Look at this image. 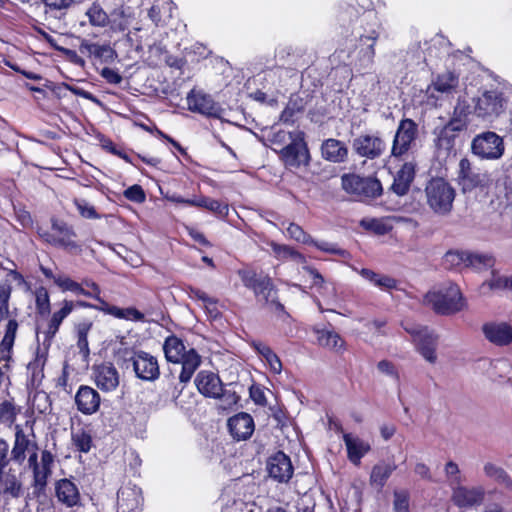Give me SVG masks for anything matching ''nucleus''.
Here are the masks:
<instances>
[{
  "label": "nucleus",
  "mask_w": 512,
  "mask_h": 512,
  "mask_svg": "<svg viewBox=\"0 0 512 512\" xmlns=\"http://www.w3.org/2000/svg\"><path fill=\"white\" fill-rule=\"evenodd\" d=\"M485 337L493 344L506 346L512 343V326L506 322H490L483 325Z\"/></svg>",
  "instance_id": "nucleus-24"
},
{
  "label": "nucleus",
  "mask_w": 512,
  "mask_h": 512,
  "mask_svg": "<svg viewBox=\"0 0 512 512\" xmlns=\"http://www.w3.org/2000/svg\"><path fill=\"white\" fill-rule=\"evenodd\" d=\"M227 426L231 436L237 441L247 440L255 429L252 416L245 412L230 417Z\"/></svg>",
  "instance_id": "nucleus-21"
},
{
  "label": "nucleus",
  "mask_w": 512,
  "mask_h": 512,
  "mask_svg": "<svg viewBox=\"0 0 512 512\" xmlns=\"http://www.w3.org/2000/svg\"><path fill=\"white\" fill-rule=\"evenodd\" d=\"M36 447V442L30 439L22 429L17 427L14 444L10 453L12 461L18 465H22L26 459V455Z\"/></svg>",
  "instance_id": "nucleus-27"
},
{
  "label": "nucleus",
  "mask_w": 512,
  "mask_h": 512,
  "mask_svg": "<svg viewBox=\"0 0 512 512\" xmlns=\"http://www.w3.org/2000/svg\"><path fill=\"white\" fill-rule=\"evenodd\" d=\"M494 260L488 254H474L467 252L466 267H471L476 270L487 269L492 267Z\"/></svg>",
  "instance_id": "nucleus-48"
},
{
  "label": "nucleus",
  "mask_w": 512,
  "mask_h": 512,
  "mask_svg": "<svg viewBox=\"0 0 512 512\" xmlns=\"http://www.w3.org/2000/svg\"><path fill=\"white\" fill-rule=\"evenodd\" d=\"M474 103V114L484 121L492 122L506 110L507 99L502 91L487 90L474 99Z\"/></svg>",
  "instance_id": "nucleus-9"
},
{
  "label": "nucleus",
  "mask_w": 512,
  "mask_h": 512,
  "mask_svg": "<svg viewBox=\"0 0 512 512\" xmlns=\"http://www.w3.org/2000/svg\"><path fill=\"white\" fill-rule=\"evenodd\" d=\"M124 196L133 202L142 203L145 201V192L140 185H133L124 191Z\"/></svg>",
  "instance_id": "nucleus-58"
},
{
  "label": "nucleus",
  "mask_w": 512,
  "mask_h": 512,
  "mask_svg": "<svg viewBox=\"0 0 512 512\" xmlns=\"http://www.w3.org/2000/svg\"><path fill=\"white\" fill-rule=\"evenodd\" d=\"M75 403L81 413L91 415L100 407V395L95 389L82 385L75 395Z\"/></svg>",
  "instance_id": "nucleus-25"
},
{
  "label": "nucleus",
  "mask_w": 512,
  "mask_h": 512,
  "mask_svg": "<svg viewBox=\"0 0 512 512\" xmlns=\"http://www.w3.org/2000/svg\"><path fill=\"white\" fill-rule=\"evenodd\" d=\"M269 245L272 249L275 258H277L278 260L285 261L288 259H302V255L293 248H291L290 246L278 244L276 242H271Z\"/></svg>",
  "instance_id": "nucleus-49"
},
{
  "label": "nucleus",
  "mask_w": 512,
  "mask_h": 512,
  "mask_svg": "<svg viewBox=\"0 0 512 512\" xmlns=\"http://www.w3.org/2000/svg\"><path fill=\"white\" fill-rule=\"evenodd\" d=\"M466 261L467 252L448 251L442 259V265L445 269H458L466 267Z\"/></svg>",
  "instance_id": "nucleus-45"
},
{
  "label": "nucleus",
  "mask_w": 512,
  "mask_h": 512,
  "mask_svg": "<svg viewBox=\"0 0 512 512\" xmlns=\"http://www.w3.org/2000/svg\"><path fill=\"white\" fill-rule=\"evenodd\" d=\"M483 470L487 477L494 479L496 482L512 491V479L503 468L493 463H486Z\"/></svg>",
  "instance_id": "nucleus-42"
},
{
  "label": "nucleus",
  "mask_w": 512,
  "mask_h": 512,
  "mask_svg": "<svg viewBox=\"0 0 512 512\" xmlns=\"http://www.w3.org/2000/svg\"><path fill=\"white\" fill-rule=\"evenodd\" d=\"M83 285L85 286H91L93 292H92V296H89V298H93L95 300H97L99 302V305L98 306H93L95 309H98L106 314L109 315V309L111 308H115V306L113 305H109L106 301H104L101 297H100V288L99 286L93 282V281H90V280H84L83 281Z\"/></svg>",
  "instance_id": "nucleus-52"
},
{
  "label": "nucleus",
  "mask_w": 512,
  "mask_h": 512,
  "mask_svg": "<svg viewBox=\"0 0 512 512\" xmlns=\"http://www.w3.org/2000/svg\"><path fill=\"white\" fill-rule=\"evenodd\" d=\"M402 328L408 333L415 344L417 352L430 364L437 361L438 335L427 326H422L411 321H403Z\"/></svg>",
  "instance_id": "nucleus-6"
},
{
  "label": "nucleus",
  "mask_w": 512,
  "mask_h": 512,
  "mask_svg": "<svg viewBox=\"0 0 512 512\" xmlns=\"http://www.w3.org/2000/svg\"><path fill=\"white\" fill-rule=\"evenodd\" d=\"M394 512H409V494L406 491H395L393 501Z\"/></svg>",
  "instance_id": "nucleus-55"
},
{
  "label": "nucleus",
  "mask_w": 512,
  "mask_h": 512,
  "mask_svg": "<svg viewBox=\"0 0 512 512\" xmlns=\"http://www.w3.org/2000/svg\"><path fill=\"white\" fill-rule=\"evenodd\" d=\"M109 310V315L118 319L143 322L145 318L144 314L134 307L119 308L115 306V308H111Z\"/></svg>",
  "instance_id": "nucleus-47"
},
{
  "label": "nucleus",
  "mask_w": 512,
  "mask_h": 512,
  "mask_svg": "<svg viewBox=\"0 0 512 512\" xmlns=\"http://www.w3.org/2000/svg\"><path fill=\"white\" fill-rule=\"evenodd\" d=\"M72 443L74 447L82 453H87L92 447V436L89 431L83 428L72 431Z\"/></svg>",
  "instance_id": "nucleus-43"
},
{
  "label": "nucleus",
  "mask_w": 512,
  "mask_h": 512,
  "mask_svg": "<svg viewBox=\"0 0 512 512\" xmlns=\"http://www.w3.org/2000/svg\"><path fill=\"white\" fill-rule=\"evenodd\" d=\"M377 369L379 372L390 377L391 379L399 381V372L392 362L388 360H381L377 364Z\"/></svg>",
  "instance_id": "nucleus-56"
},
{
  "label": "nucleus",
  "mask_w": 512,
  "mask_h": 512,
  "mask_svg": "<svg viewBox=\"0 0 512 512\" xmlns=\"http://www.w3.org/2000/svg\"><path fill=\"white\" fill-rule=\"evenodd\" d=\"M361 226L377 234H385L387 232L386 225L378 219H363L361 220Z\"/></svg>",
  "instance_id": "nucleus-60"
},
{
  "label": "nucleus",
  "mask_w": 512,
  "mask_h": 512,
  "mask_svg": "<svg viewBox=\"0 0 512 512\" xmlns=\"http://www.w3.org/2000/svg\"><path fill=\"white\" fill-rule=\"evenodd\" d=\"M423 302L441 315L457 313L466 305L460 288L452 282L433 287L425 294Z\"/></svg>",
  "instance_id": "nucleus-3"
},
{
  "label": "nucleus",
  "mask_w": 512,
  "mask_h": 512,
  "mask_svg": "<svg viewBox=\"0 0 512 512\" xmlns=\"http://www.w3.org/2000/svg\"><path fill=\"white\" fill-rule=\"evenodd\" d=\"M75 206L77 207L80 215L86 219H99L100 215L96 212L94 206L89 204L84 199H75Z\"/></svg>",
  "instance_id": "nucleus-54"
},
{
  "label": "nucleus",
  "mask_w": 512,
  "mask_h": 512,
  "mask_svg": "<svg viewBox=\"0 0 512 512\" xmlns=\"http://www.w3.org/2000/svg\"><path fill=\"white\" fill-rule=\"evenodd\" d=\"M267 470L269 476L279 483L288 482L294 472L290 458L282 451H278L268 459Z\"/></svg>",
  "instance_id": "nucleus-16"
},
{
  "label": "nucleus",
  "mask_w": 512,
  "mask_h": 512,
  "mask_svg": "<svg viewBox=\"0 0 512 512\" xmlns=\"http://www.w3.org/2000/svg\"><path fill=\"white\" fill-rule=\"evenodd\" d=\"M315 333L317 335V341L319 345L333 349L335 351H340L343 348L344 341L335 331L327 329H316Z\"/></svg>",
  "instance_id": "nucleus-36"
},
{
  "label": "nucleus",
  "mask_w": 512,
  "mask_h": 512,
  "mask_svg": "<svg viewBox=\"0 0 512 512\" xmlns=\"http://www.w3.org/2000/svg\"><path fill=\"white\" fill-rule=\"evenodd\" d=\"M32 473V492L28 496L30 498H39L45 495L48 478L52 474V469L39 463L38 466L32 470Z\"/></svg>",
  "instance_id": "nucleus-32"
},
{
  "label": "nucleus",
  "mask_w": 512,
  "mask_h": 512,
  "mask_svg": "<svg viewBox=\"0 0 512 512\" xmlns=\"http://www.w3.org/2000/svg\"><path fill=\"white\" fill-rule=\"evenodd\" d=\"M360 26L356 31L359 41V50L355 67L358 71H369L372 69L375 57V43L378 40L382 24L373 10L364 12L359 17Z\"/></svg>",
  "instance_id": "nucleus-2"
},
{
  "label": "nucleus",
  "mask_w": 512,
  "mask_h": 512,
  "mask_svg": "<svg viewBox=\"0 0 512 512\" xmlns=\"http://www.w3.org/2000/svg\"><path fill=\"white\" fill-rule=\"evenodd\" d=\"M11 459V455L9 456V444L0 439V473L4 470V468L9 464Z\"/></svg>",
  "instance_id": "nucleus-63"
},
{
  "label": "nucleus",
  "mask_w": 512,
  "mask_h": 512,
  "mask_svg": "<svg viewBox=\"0 0 512 512\" xmlns=\"http://www.w3.org/2000/svg\"><path fill=\"white\" fill-rule=\"evenodd\" d=\"M52 230L56 233V236L50 239L51 245L73 253L82 251V246L75 240L77 234L72 226L62 221L53 220Z\"/></svg>",
  "instance_id": "nucleus-15"
},
{
  "label": "nucleus",
  "mask_w": 512,
  "mask_h": 512,
  "mask_svg": "<svg viewBox=\"0 0 512 512\" xmlns=\"http://www.w3.org/2000/svg\"><path fill=\"white\" fill-rule=\"evenodd\" d=\"M472 152L482 159H499L504 153L503 139L495 132H484L473 139Z\"/></svg>",
  "instance_id": "nucleus-12"
},
{
  "label": "nucleus",
  "mask_w": 512,
  "mask_h": 512,
  "mask_svg": "<svg viewBox=\"0 0 512 512\" xmlns=\"http://www.w3.org/2000/svg\"><path fill=\"white\" fill-rule=\"evenodd\" d=\"M218 399L221 400V402H222L220 405L221 408L228 409V408H231L233 405L237 404V402L239 400V396L233 391L224 389V386H223L222 394Z\"/></svg>",
  "instance_id": "nucleus-59"
},
{
  "label": "nucleus",
  "mask_w": 512,
  "mask_h": 512,
  "mask_svg": "<svg viewBox=\"0 0 512 512\" xmlns=\"http://www.w3.org/2000/svg\"><path fill=\"white\" fill-rule=\"evenodd\" d=\"M80 50L81 52L86 51L90 55H94L96 58H102L113 53V50L108 45H99L88 41H83L81 43Z\"/></svg>",
  "instance_id": "nucleus-51"
},
{
  "label": "nucleus",
  "mask_w": 512,
  "mask_h": 512,
  "mask_svg": "<svg viewBox=\"0 0 512 512\" xmlns=\"http://www.w3.org/2000/svg\"><path fill=\"white\" fill-rule=\"evenodd\" d=\"M418 133L417 124L409 118L402 119L394 135L391 155L401 157L406 154L415 141Z\"/></svg>",
  "instance_id": "nucleus-14"
},
{
  "label": "nucleus",
  "mask_w": 512,
  "mask_h": 512,
  "mask_svg": "<svg viewBox=\"0 0 512 512\" xmlns=\"http://www.w3.org/2000/svg\"><path fill=\"white\" fill-rule=\"evenodd\" d=\"M141 502V490L132 484L122 486L117 493V504L122 512L135 510Z\"/></svg>",
  "instance_id": "nucleus-28"
},
{
  "label": "nucleus",
  "mask_w": 512,
  "mask_h": 512,
  "mask_svg": "<svg viewBox=\"0 0 512 512\" xmlns=\"http://www.w3.org/2000/svg\"><path fill=\"white\" fill-rule=\"evenodd\" d=\"M465 123L458 118H452L445 126L435 130V146L439 151L448 153L454 147L456 132L461 131Z\"/></svg>",
  "instance_id": "nucleus-19"
},
{
  "label": "nucleus",
  "mask_w": 512,
  "mask_h": 512,
  "mask_svg": "<svg viewBox=\"0 0 512 512\" xmlns=\"http://www.w3.org/2000/svg\"><path fill=\"white\" fill-rule=\"evenodd\" d=\"M238 275L243 285L252 290L256 299L275 312H282L284 306L277 299V289L267 275H259L253 270L242 269Z\"/></svg>",
  "instance_id": "nucleus-4"
},
{
  "label": "nucleus",
  "mask_w": 512,
  "mask_h": 512,
  "mask_svg": "<svg viewBox=\"0 0 512 512\" xmlns=\"http://www.w3.org/2000/svg\"><path fill=\"white\" fill-rule=\"evenodd\" d=\"M35 304L37 312L41 315H47L50 312L49 293L45 287H39L35 291Z\"/></svg>",
  "instance_id": "nucleus-50"
},
{
  "label": "nucleus",
  "mask_w": 512,
  "mask_h": 512,
  "mask_svg": "<svg viewBox=\"0 0 512 512\" xmlns=\"http://www.w3.org/2000/svg\"><path fill=\"white\" fill-rule=\"evenodd\" d=\"M188 109L209 117H219L220 107L210 95L191 90L187 95Z\"/></svg>",
  "instance_id": "nucleus-18"
},
{
  "label": "nucleus",
  "mask_w": 512,
  "mask_h": 512,
  "mask_svg": "<svg viewBox=\"0 0 512 512\" xmlns=\"http://www.w3.org/2000/svg\"><path fill=\"white\" fill-rule=\"evenodd\" d=\"M459 74L445 71L432 78L426 89L428 104L439 106L441 102L453 96L459 87Z\"/></svg>",
  "instance_id": "nucleus-8"
},
{
  "label": "nucleus",
  "mask_w": 512,
  "mask_h": 512,
  "mask_svg": "<svg viewBox=\"0 0 512 512\" xmlns=\"http://www.w3.org/2000/svg\"><path fill=\"white\" fill-rule=\"evenodd\" d=\"M458 183L464 192L484 186L486 184V176L475 172L468 159L463 158L459 162Z\"/></svg>",
  "instance_id": "nucleus-22"
},
{
  "label": "nucleus",
  "mask_w": 512,
  "mask_h": 512,
  "mask_svg": "<svg viewBox=\"0 0 512 512\" xmlns=\"http://www.w3.org/2000/svg\"><path fill=\"white\" fill-rule=\"evenodd\" d=\"M85 15L88 17V21L93 27L104 28L110 26V14L97 2L92 3Z\"/></svg>",
  "instance_id": "nucleus-38"
},
{
  "label": "nucleus",
  "mask_w": 512,
  "mask_h": 512,
  "mask_svg": "<svg viewBox=\"0 0 512 512\" xmlns=\"http://www.w3.org/2000/svg\"><path fill=\"white\" fill-rule=\"evenodd\" d=\"M74 304L72 301L64 300L60 310L55 311L48 324L47 335L55 336L63 320L73 311Z\"/></svg>",
  "instance_id": "nucleus-37"
},
{
  "label": "nucleus",
  "mask_w": 512,
  "mask_h": 512,
  "mask_svg": "<svg viewBox=\"0 0 512 512\" xmlns=\"http://www.w3.org/2000/svg\"><path fill=\"white\" fill-rule=\"evenodd\" d=\"M197 207L205 208L220 217H226L229 211L227 204L203 196L197 199Z\"/></svg>",
  "instance_id": "nucleus-46"
},
{
  "label": "nucleus",
  "mask_w": 512,
  "mask_h": 512,
  "mask_svg": "<svg viewBox=\"0 0 512 512\" xmlns=\"http://www.w3.org/2000/svg\"><path fill=\"white\" fill-rule=\"evenodd\" d=\"M485 491L482 487L458 486L454 489L452 500L459 508H470L480 505L484 500Z\"/></svg>",
  "instance_id": "nucleus-23"
},
{
  "label": "nucleus",
  "mask_w": 512,
  "mask_h": 512,
  "mask_svg": "<svg viewBox=\"0 0 512 512\" xmlns=\"http://www.w3.org/2000/svg\"><path fill=\"white\" fill-rule=\"evenodd\" d=\"M12 287L9 280L0 283V308L9 312V300L11 297Z\"/></svg>",
  "instance_id": "nucleus-57"
},
{
  "label": "nucleus",
  "mask_w": 512,
  "mask_h": 512,
  "mask_svg": "<svg viewBox=\"0 0 512 512\" xmlns=\"http://www.w3.org/2000/svg\"><path fill=\"white\" fill-rule=\"evenodd\" d=\"M194 382L199 393L205 397L215 399L222 394L223 383L220 377L211 371H200Z\"/></svg>",
  "instance_id": "nucleus-20"
},
{
  "label": "nucleus",
  "mask_w": 512,
  "mask_h": 512,
  "mask_svg": "<svg viewBox=\"0 0 512 512\" xmlns=\"http://www.w3.org/2000/svg\"><path fill=\"white\" fill-rule=\"evenodd\" d=\"M309 245H314L319 250L327 252V253H331V254H338L341 256H345L347 254V252L345 250L340 249V248L336 247V245L326 242V241H315L313 239V242L310 243Z\"/></svg>",
  "instance_id": "nucleus-61"
},
{
  "label": "nucleus",
  "mask_w": 512,
  "mask_h": 512,
  "mask_svg": "<svg viewBox=\"0 0 512 512\" xmlns=\"http://www.w3.org/2000/svg\"><path fill=\"white\" fill-rule=\"evenodd\" d=\"M343 190L359 200L373 199L382 194L381 182L374 177H362L349 173L341 177Z\"/></svg>",
  "instance_id": "nucleus-7"
},
{
  "label": "nucleus",
  "mask_w": 512,
  "mask_h": 512,
  "mask_svg": "<svg viewBox=\"0 0 512 512\" xmlns=\"http://www.w3.org/2000/svg\"><path fill=\"white\" fill-rule=\"evenodd\" d=\"M253 348L260 354L268 364L270 370L275 374L282 371V362L272 349L262 342H254Z\"/></svg>",
  "instance_id": "nucleus-39"
},
{
  "label": "nucleus",
  "mask_w": 512,
  "mask_h": 512,
  "mask_svg": "<svg viewBox=\"0 0 512 512\" xmlns=\"http://www.w3.org/2000/svg\"><path fill=\"white\" fill-rule=\"evenodd\" d=\"M64 87L67 90H69L71 93H73L74 95L80 96V97L90 100L94 103H99L98 99L92 93H90L82 88H79V87L73 86V85H69V84H64Z\"/></svg>",
  "instance_id": "nucleus-64"
},
{
  "label": "nucleus",
  "mask_w": 512,
  "mask_h": 512,
  "mask_svg": "<svg viewBox=\"0 0 512 512\" xmlns=\"http://www.w3.org/2000/svg\"><path fill=\"white\" fill-rule=\"evenodd\" d=\"M426 203L439 216H447L453 209L455 189L443 178L431 179L425 187Z\"/></svg>",
  "instance_id": "nucleus-5"
},
{
  "label": "nucleus",
  "mask_w": 512,
  "mask_h": 512,
  "mask_svg": "<svg viewBox=\"0 0 512 512\" xmlns=\"http://www.w3.org/2000/svg\"><path fill=\"white\" fill-rule=\"evenodd\" d=\"M415 176V166L412 163H405L396 173L391 190L398 196L408 193Z\"/></svg>",
  "instance_id": "nucleus-30"
},
{
  "label": "nucleus",
  "mask_w": 512,
  "mask_h": 512,
  "mask_svg": "<svg viewBox=\"0 0 512 512\" xmlns=\"http://www.w3.org/2000/svg\"><path fill=\"white\" fill-rule=\"evenodd\" d=\"M352 150L360 158L374 160L386 151V143L379 133H362L352 140Z\"/></svg>",
  "instance_id": "nucleus-11"
},
{
  "label": "nucleus",
  "mask_w": 512,
  "mask_h": 512,
  "mask_svg": "<svg viewBox=\"0 0 512 512\" xmlns=\"http://www.w3.org/2000/svg\"><path fill=\"white\" fill-rule=\"evenodd\" d=\"M163 351L168 362L181 364L178 379L183 386L181 389L175 387V391L173 392V398L177 399L181 395L185 385L190 382L192 376L200 367L202 358L194 348L187 349L182 339L175 335H170L165 339Z\"/></svg>",
  "instance_id": "nucleus-1"
},
{
  "label": "nucleus",
  "mask_w": 512,
  "mask_h": 512,
  "mask_svg": "<svg viewBox=\"0 0 512 512\" xmlns=\"http://www.w3.org/2000/svg\"><path fill=\"white\" fill-rule=\"evenodd\" d=\"M17 329L18 322L15 319H10L6 325L4 337L0 343V350L3 358H10V353L14 345Z\"/></svg>",
  "instance_id": "nucleus-41"
},
{
  "label": "nucleus",
  "mask_w": 512,
  "mask_h": 512,
  "mask_svg": "<svg viewBox=\"0 0 512 512\" xmlns=\"http://www.w3.org/2000/svg\"><path fill=\"white\" fill-rule=\"evenodd\" d=\"M54 282L63 291H70L76 295H84L86 297L92 296V292L87 291L83 288L82 284L72 280L69 277L59 275L57 278H54Z\"/></svg>",
  "instance_id": "nucleus-44"
},
{
  "label": "nucleus",
  "mask_w": 512,
  "mask_h": 512,
  "mask_svg": "<svg viewBox=\"0 0 512 512\" xmlns=\"http://www.w3.org/2000/svg\"><path fill=\"white\" fill-rule=\"evenodd\" d=\"M131 362L135 376L147 382H154L160 376V367L158 360L150 353L138 350L133 353L128 360Z\"/></svg>",
  "instance_id": "nucleus-13"
},
{
  "label": "nucleus",
  "mask_w": 512,
  "mask_h": 512,
  "mask_svg": "<svg viewBox=\"0 0 512 512\" xmlns=\"http://www.w3.org/2000/svg\"><path fill=\"white\" fill-rule=\"evenodd\" d=\"M55 495L57 500L68 508L80 503L79 489L71 479L63 478L56 481Z\"/></svg>",
  "instance_id": "nucleus-26"
},
{
  "label": "nucleus",
  "mask_w": 512,
  "mask_h": 512,
  "mask_svg": "<svg viewBox=\"0 0 512 512\" xmlns=\"http://www.w3.org/2000/svg\"><path fill=\"white\" fill-rule=\"evenodd\" d=\"M304 136L302 131L289 133L291 142L280 151V157L285 166L299 168L302 165L309 164L310 155Z\"/></svg>",
  "instance_id": "nucleus-10"
},
{
  "label": "nucleus",
  "mask_w": 512,
  "mask_h": 512,
  "mask_svg": "<svg viewBox=\"0 0 512 512\" xmlns=\"http://www.w3.org/2000/svg\"><path fill=\"white\" fill-rule=\"evenodd\" d=\"M22 482L13 473H0V497L19 498L22 495Z\"/></svg>",
  "instance_id": "nucleus-34"
},
{
  "label": "nucleus",
  "mask_w": 512,
  "mask_h": 512,
  "mask_svg": "<svg viewBox=\"0 0 512 512\" xmlns=\"http://www.w3.org/2000/svg\"><path fill=\"white\" fill-rule=\"evenodd\" d=\"M287 234L294 240L303 244H310L313 242V238L307 234L302 227L295 223H290L287 227Z\"/></svg>",
  "instance_id": "nucleus-53"
},
{
  "label": "nucleus",
  "mask_w": 512,
  "mask_h": 512,
  "mask_svg": "<svg viewBox=\"0 0 512 512\" xmlns=\"http://www.w3.org/2000/svg\"><path fill=\"white\" fill-rule=\"evenodd\" d=\"M396 468L397 466L394 462L379 461L371 470L370 484L379 489L383 488Z\"/></svg>",
  "instance_id": "nucleus-33"
},
{
  "label": "nucleus",
  "mask_w": 512,
  "mask_h": 512,
  "mask_svg": "<svg viewBox=\"0 0 512 512\" xmlns=\"http://www.w3.org/2000/svg\"><path fill=\"white\" fill-rule=\"evenodd\" d=\"M321 154L327 161L343 163L348 158V149L340 140L330 138L322 143Z\"/></svg>",
  "instance_id": "nucleus-29"
},
{
  "label": "nucleus",
  "mask_w": 512,
  "mask_h": 512,
  "mask_svg": "<svg viewBox=\"0 0 512 512\" xmlns=\"http://www.w3.org/2000/svg\"><path fill=\"white\" fill-rule=\"evenodd\" d=\"M93 378L96 386L103 392L116 390L120 383L119 372L111 363L94 366Z\"/></svg>",
  "instance_id": "nucleus-17"
},
{
  "label": "nucleus",
  "mask_w": 512,
  "mask_h": 512,
  "mask_svg": "<svg viewBox=\"0 0 512 512\" xmlns=\"http://www.w3.org/2000/svg\"><path fill=\"white\" fill-rule=\"evenodd\" d=\"M343 440L347 448L348 459L355 465H360L362 457L367 454L370 444L349 433L343 434Z\"/></svg>",
  "instance_id": "nucleus-31"
},
{
  "label": "nucleus",
  "mask_w": 512,
  "mask_h": 512,
  "mask_svg": "<svg viewBox=\"0 0 512 512\" xmlns=\"http://www.w3.org/2000/svg\"><path fill=\"white\" fill-rule=\"evenodd\" d=\"M101 76L110 84H120L123 80L122 76L118 73L117 70L105 67L101 71Z\"/></svg>",
  "instance_id": "nucleus-62"
},
{
  "label": "nucleus",
  "mask_w": 512,
  "mask_h": 512,
  "mask_svg": "<svg viewBox=\"0 0 512 512\" xmlns=\"http://www.w3.org/2000/svg\"><path fill=\"white\" fill-rule=\"evenodd\" d=\"M358 272L362 278L381 289L391 290L397 286V281L390 276L378 274L367 268H362Z\"/></svg>",
  "instance_id": "nucleus-35"
},
{
  "label": "nucleus",
  "mask_w": 512,
  "mask_h": 512,
  "mask_svg": "<svg viewBox=\"0 0 512 512\" xmlns=\"http://www.w3.org/2000/svg\"><path fill=\"white\" fill-rule=\"evenodd\" d=\"M131 13L129 8L123 6L115 8L110 13V28L113 31L122 32L127 29L130 24Z\"/></svg>",
  "instance_id": "nucleus-40"
}]
</instances>
